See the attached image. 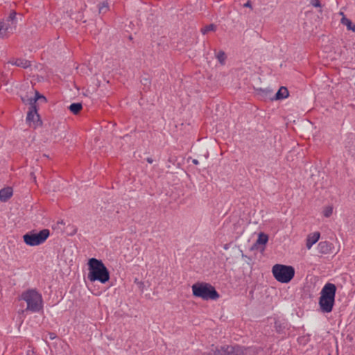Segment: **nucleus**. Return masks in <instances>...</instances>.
<instances>
[{"mask_svg":"<svg viewBox=\"0 0 355 355\" xmlns=\"http://www.w3.org/2000/svg\"><path fill=\"white\" fill-rule=\"evenodd\" d=\"M147 81H148V80H147V79H145V80H144V85H146V82H147Z\"/></svg>","mask_w":355,"mask_h":355,"instance_id":"33","label":"nucleus"},{"mask_svg":"<svg viewBox=\"0 0 355 355\" xmlns=\"http://www.w3.org/2000/svg\"><path fill=\"white\" fill-rule=\"evenodd\" d=\"M336 290L335 284L328 282L322 288L320 295L335 300Z\"/></svg>","mask_w":355,"mask_h":355,"instance_id":"12","label":"nucleus"},{"mask_svg":"<svg viewBox=\"0 0 355 355\" xmlns=\"http://www.w3.org/2000/svg\"><path fill=\"white\" fill-rule=\"evenodd\" d=\"M318 303L322 313H330L335 304V300L320 295Z\"/></svg>","mask_w":355,"mask_h":355,"instance_id":"11","label":"nucleus"},{"mask_svg":"<svg viewBox=\"0 0 355 355\" xmlns=\"http://www.w3.org/2000/svg\"><path fill=\"white\" fill-rule=\"evenodd\" d=\"M320 236L319 232H315L313 234L308 235L306 239V246L308 249H310L315 243L318 242Z\"/></svg>","mask_w":355,"mask_h":355,"instance_id":"17","label":"nucleus"},{"mask_svg":"<svg viewBox=\"0 0 355 355\" xmlns=\"http://www.w3.org/2000/svg\"><path fill=\"white\" fill-rule=\"evenodd\" d=\"M268 241V236L263 233L260 232L258 236V239L256 242L252 245L250 250H257L259 248V245H265Z\"/></svg>","mask_w":355,"mask_h":355,"instance_id":"15","label":"nucleus"},{"mask_svg":"<svg viewBox=\"0 0 355 355\" xmlns=\"http://www.w3.org/2000/svg\"><path fill=\"white\" fill-rule=\"evenodd\" d=\"M50 235L49 229H43L40 232L32 230L23 236L24 242L29 246H37L46 241Z\"/></svg>","mask_w":355,"mask_h":355,"instance_id":"5","label":"nucleus"},{"mask_svg":"<svg viewBox=\"0 0 355 355\" xmlns=\"http://www.w3.org/2000/svg\"><path fill=\"white\" fill-rule=\"evenodd\" d=\"M272 272L277 281L281 283H289L295 276V268L291 266L275 264Z\"/></svg>","mask_w":355,"mask_h":355,"instance_id":"4","label":"nucleus"},{"mask_svg":"<svg viewBox=\"0 0 355 355\" xmlns=\"http://www.w3.org/2000/svg\"><path fill=\"white\" fill-rule=\"evenodd\" d=\"M129 40H132V36H130V37H129Z\"/></svg>","mask_w":355,"mask_h":355,"instance_id":"36","label":"nucleus"},{"mask_svg":"<svg viewBox=\"0 0 355 355\" xmlns=\"http://www.w3.org/2000/svg\"><path fill=\"white\" fill-rule=\"evenodd\" d=\"M192 162H193V164H194L195 165H198V164H199L198 160V159H193L192 160Z\"/></svg>","mask_w":355,"mask_h":355,"instance_id":"32","label":"nucleus"},{"mask_svg":"<svg viewBox=\"0 0 355 355\" xmlns=\"http://www.w3.org/2000/svg\"><path fill=\"white\" fill-rule=\"evenodd\" d=\"M258 94L261 95L262 97L265 98H272L273 96H272L273 91L272 89H257Z\"/></svg>","mask_w":355,"mask_h":355,"instance_id":"21","label":"nucleus"},{"mask_svg":"<svg viewBox=\"0 0 355 355\" xmlns=\"http://www.w3.org/2000/svg\"><path fill=\"white\" fill-rule=\"evenodd\" d=\"M250 348L235 345H225L220 348H216L213 353V355H251L249 354Z\"/></svg>","mask_w":355,"mask_h":355,"instance_id":"7","label":"nucleus"},{"mask_svg":"<svg viewBox=\"0 0 355 355\" xmlns=\"http://www.w3.org/2000/svg\"><path fill=\"white\" fill-rule=\"evenodd\" d=\"M134 282L139 286V289L143 291L144 287V283L141 281H139V279L135 278Z\"/></svg>","mask_w":355,"mask_h":355,"instance_id":"26","label":"nucleus"},{"mask_svg":"<svg viewBox=\"0 0 355 355\" xmlns=\"http://www.w3.org/2000/svg\"><path fill=\"white\" fill-rule=\"evenodd\" d=\"M291 324L285 318H277L274 319V329L277 334L282 335V338L289 336Z\"/></svg>","mask_w":355,"mask_h":355,"instance_id":"8","label":"nucleus"},{"mask_svg":"<svg viewBox=\"0 0 355 355\" xmlns=\"http://www.w3.org/2000/svg\"><path fill=\"white\" fill-rule=\"evenodd\" d=\"M244 7L250 8H252V3L250 1H248L244 5Z\"/></svg>","mask_w":355,"mask_h":355,"instance_id":"29","label":"nucleus"},{"mask_svg":"<svg viewBox=\"0 0 355 355\" xmlns=\"http://www.w3.org/2000/svg\"><path fill=\"white\" fill-rule=\"evenodd\" d=\"M334 245L329 241H320L318 245V252L321 254H329L332 252Z\"/></svg>","mask_w":355,"mask_h":355,"instance_id":"14","label":"nucleus"},{"mask_svg":"<svg viewBox=\"0 0 355 355\" xmlns=\"http://www.w3.org/2000/svg\"><path fill=\"white\" fill-rule=\"evenodd\" d=\"M82 109H83V105L81 103H73L69 107V110L73 114H79L80 112L82 110Z\"/></svg>","mask_w":355,"mask_h":355,"instance_id":"20","label":"nucleus"},{"mask_svg":"<svg viewBox=\"0 0 355 355\" xmlns=\"http://www.w3.org/2000/svg\"><path fill=\"white\" fill-rule=\"evenodd\" d=\"M98 13L103 14V15L106 13L110 9L109 4L107 1H103L102 3H100L98 5Z\"/></svg>","mask_w":355,"mask_h":355,"instance_id":"23","label":"nucleus"},{"mask_svg":"<svg viewBox=\"0 0 355 355\" xmlns=\"http://www.w3.org/2000/svg\"><path fill=\"white\" fill-rule=\"evenodd\" d=\"M147 81H148V80H147V79H145V80H144V85H146V82H147Z\"/></svg>","mask_w":355,"mask_h":355,"instance_id":"34","label":"nucleus"},{"mask_svg":"<svg viewBox=\"0 0 355 355\" xmlns=\"http://www.w3.org/2000/svg\"><path fill=\"white\" fill-rule=\"evenodd\" d=\"M21 100L22 103L25 105H29L31 106H37V101H41L44 103H46L47 102L46 98L41 94L39 92L36 91L35 94V96H29L28 94H26L24 96H21Z\"/></svg>","mask_w":355,"mask_h":355,"instance_id":"10","label":"nucleus"},{"mask_svg":"<svg viewBox=\"0 0 355 355\" xmlns=\"http://www.w3.org/2000/svg\"><path fill=\"white\" fill-rule=\"evenodd\" d=\"M49 338L51 340L54 339L55 338V334L54 333H50L49 334Z\"/></svg>","mask_w":355,"mask_h":355,"instance_id":"30","label":"nucleus"},{"mask_svg":"<svg viewBox=\"0 0 355 355\" xmlns=\"http://www.w3.org/2000/svg\"><path fill=\"white\" fill-rule=\"evenodd\" d=\"M341 23L345 25L348 30L355 31V24L349 19L343 16L341 19Z\"/></svg>","mask_w":355,"mask_h":355,"instance_id":"22","label":"nucleus"},{"mask_svg":"<svg viewBox=\"0 0 355 355\" xmlns=\"http://www.w3.org/2000/svg\"><path fill=\"white\" fill-rule=\"evenodd\" d=\"M87 264L89 270L87 278L91 282L98 281L102 284H105L110 280V271L102 260L91 258Z\"/></svg>","mask_w":355,"mask_h":355,"instance_id":"1","label":"nucleus"},{"mask_svg":"<svg viewBox=\"0 0 355 355\" xmlns=\"http://www.w3.org/2000/svg\"><path fill=\"white\" fill-rule=\"evenodd\" d=\"M147 81H148V80H147V79H145V80H144V85H146V82H147Z\"/></svg>","mask_w":355,"mask_h":355,"instance_id":"35","label":"nucleus"},{"mask_svg":"<svg viewBox=\"0 0 355 355\" xmlns=\"http://www.w3.org/2000/svg\"><path fill=\"white\" fill-rule=\"evenodd\" d=\"M10 63H11L12 65L20 67L24 69H27L31 65L29 60L22 58H17L14 62H10Z\"/></svg>","mask_w":355,"mask_h":355,"instance_id":"19","label":"nucleus"},{"mask_svg":"<svg viewBox=\"0 0 355 355\" xmlns=\"http://www.w3.org/2000/svg\"><path fill=\"white\" fill-rule=\"evenodd\" d=\"M289 96V92L286 87H281L276 94L270 98L271 101H278L286 98Z\"/></svg>","mask_w":355,"mask_h":355,"instance_id":"16","label":"nucleus"},{"mask_svg":"<svg viewBox=\"0 0 355 355\" xmlns=\"http://www.w3.org/2000/svg\"><path fill=\"white\" fill-rule=\"evenodd\" d=\"M26 121L29 123L30 126H32L31 123H33L34 128L42 126V121L37 112V105L29 107L26 116Z\"/></svg>","mask_w":355,"mask_h":355,"instance_id":"9","label":"nucleus"},{"mask_svg":"<svg viewBox=\"0 0 355 355\" xmlns=\"http://www.w3.org/2000/svg\"><path fill=\"white\" fill-rule=\"evenodd\" d=\"M311 4L316 8H320L321 3L319 0H311Z\"/></svg>","mask_w":355,"mask_h":355,"instance_id":"28","label":"nucleus"},{"mask_svg":"<svg viewBox=\"0 0 355 355\" xmlns=\"http://www.w3.org/2000/svg\"><path fill=\"white\" fill-rule=\"evenodd\" d=\"M19 300H24L26 302L27 306L21 312L31 311L38 313L43 309V300L42 295L36 289L30 288L24 291L19 296Z\"/></svg>","mask_w":355,"mask_h":355,"instance_id":"2","label":"nucleus"},{"mask_svg":"<svg viewBox=\"0 0 355 355\" xmlns=\"http://www.w3.org/2000/svg\"><path fill=\"white\" fill-rule=\"evenodd\" d=\"M345 147L350 154H352V155L355 154V135L354 134L349 133L347 135V137L345 140Z\"/></svg>","mask_w":355,"mask_h":355,"instance_id":"13","label":"nucleus"},{"mask_svg":"<svg viewBox=\"0 0 355 355\" xmlns=\"http://www.w3.org/2000/svg\"><path fill=\"white\" fill-rule=\"evenodd\" d=\"M216 28L217 27L215 24H210L202 27L200 31L203 35H206L210 31H215L216 30Z\"/></svg>","mask_w":355,"mask_h":355,"instance_id":"24","label":"nucleus"},{"mask_svg":"<svg viewBox=\"0 0 355 355\" xmlns=\"http://www.w3.org/2000/svg\"><path fill=\"white\" fill-rule=\"evenodd\" d=\"M15 10H12L9 14V16L6 20H3L0 22V37L5 38L8 35L13 33L16 29L17 19Z\"/></svg>","mask_w":355,"mask_h":355,"instance_id":"6","label":"nucleus"},{"mask_svg":"<svg viewBox=\"0 0 355 355\" xmlns=\"http://www.w3.org/2000/svg\"><path fill=\"white\" fill-rule=\"evenodd\" d=\"M58 223L62 224L63 223V220H61V222H59Z\"/></svg>","mask_w":355,"mask_h":355,"instance_id":"37","label":"nucleus"},{"mask_svg":"<svg viewBox=\"0 0 355 355\" xmlns=\"http://www.w3.org/2000/svg\"><path fill=\"white\" fill-rule=\"evenodd\" d=\"M146 161L149 163V164H152L153 162V159L151 158V157H147L146 158Z\"/></svg>","mask_w":355,"mask_h":355,"instance_id":"31","label":"nucleus"},{"mask_svg":"<svg viewBox=\"0 0 355 355\" xmlns=\"http://www.w3.org/2000/svg\"><path fill=\"white\" fill-rule=\"evenodd\" d=\"M193 295L204 300H216L220 295L215 287L209 283L197 282L192 285Z\"/></svg>","mask_w":355,"mask_h":355,"instance_id":"3","label":"nucleus"},{"mask_svg":"<svg viewBox=\"0 0 355 355\" xmlns=\"http://www.w3.org/2000/svg\"><path fill=\"white\" fill-rule=\"evenodd\" d=\"M12 196V189L11 187L3 188L0 190V200L1 202L8 201Z\"/></svg>","mask_w":355,"mask_h":355,"instance_id":"18","label":"nucleus"},{"mask_svg":"<svg viewBox=\"0 0 355 355\" xmlns=\"http://www.w3.org/2000/svg\"><path fill=\"white\" fill-rule=\"evenodd\" d=\"M216 58H217V59H218V62H219L220 64H223L225 63V59H226V55H225V52H224V51H220L218 53V54H217V55H216Z\"/></svg>","mask_w":355,"mask_h":355,"instance_id":"25","label":"nucleus"},{"mask_svg":"<svg viewBox=\"0 0 355 355\" xmlns=\"http://www.w3.org/2000/svg\"><path fill=\"white\" fill-rule=\"evenodd\" d=\"M332 214V207H326L324 211V216L325 217H329Z\"/></svg>","mask_w":355,"mask_h":355,"instance_id":"27","label":"nucleus"}]
</instances>
